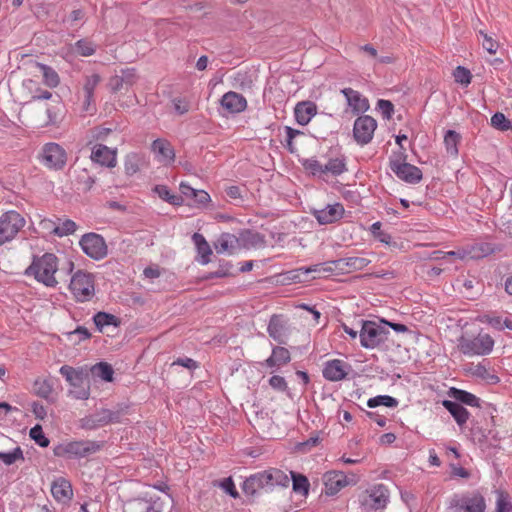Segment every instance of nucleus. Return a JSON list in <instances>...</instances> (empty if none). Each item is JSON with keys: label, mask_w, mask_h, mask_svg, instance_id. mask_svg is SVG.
Returning <instances> with one entry per match:
<instances>
[{"label": "nucleus", "mask_w": 512, "mask_h": 512, "mask_svg": "<svg viewBox=\"0 0 512 512\" xmlns=\"http://www.w3.org/2000/svg\"><path fill=\"white\" fill-rule=\"evenodd\" d=\"M74 263L65 261L60 264L59 258L53 253H45L35 257L31 265L26 269L25 274L34 278L46 287H56L59 279L65 278L72 273Z\"/></svg>", "instance_id": "obj_1"}, {"label": "nucleus", "mask_w": 512, "mask_h": 512, "mask_svg": "<svg viewBox=\"0 0 512 512\" xmlns=\"http://www.w3.org/2000/svg\"><path fill=\"white\" fill-rule=\"evenodd\" d=\"M290 483L289 476L282 470L270 468L265 471L251 475L244 482V491L246 493H255L257 489H272L275 486L287 487Z\"/></svg>", "instance_id": "obj_2"}, {"label": "nucleus", "mask_w": 512, "mask_h": 512, "mask_svg": "<svg viewBox=\"0 0 512 512\" xmlns=\"http://www.w3.org/2000/svg\"><path fill=\"white\" fill-rule=\"evenodd\" d=\"M60 374L68 382L70 388L68 395L77 400H87L90 396V385L88 381V370L85 367L74 368L63 365Z\"/></svg>", "instance_id": "obj_3"}, {"label": "nucleus", "mask_w": 512, "mask_h": 512, "mask_svg": "<svg viewBox=\"0 0 512 512\" xmlns=\"http://www.w3.org/2000/svg\"><path fill=\"white\" fill-rule=\"evenodd\" d=\"M101 447V442L94 440L65 441L54 448V454L66 459H81L97 453Z\"/></svg>", "instance_id": "obj_4"}, {"label": "nucleus", "mask_w": 512, "mask_h": 512, "mask_svg": "<svg viewBox=\"0 0 512 512\" xmlns=\"http://www.w3.org/2000/svg\"><path fill=\"white\" fill-rule=\"evenodd\" d=\"M457 347L466 356H484L492 352L494 340L489 334L483 332L475 337L462 335L458 339Z\"/></svg>", "instance_id": "obj_5"}, {"label": "nucleus", "mask_w": 512, "mask_h": 512, "mask_svg": "<svg viewBox=\"0 0 512 512\" xmlns=\"http://www.w3.org/2000/svg\"><path fill=\"white\" fill-rule=\"evenodd\" d=\"M389 329L385 326L384 320L362 321L359 332L361 346L366 349H374L388 340Z\"/></svg>", "instance_id": "obj_6"}, {"label": "nucleus", "mask_w": 512, "mask_h": 512, "mask_svg": "<svg viewBox=\"0 0 512 512\" xmlns=\"http://www.w3.org/2000/svg\"><path fill=\"white\" fill-rule=\"evenodd\" d=\"M69 290L78 302H86L95 294V281L91 273L78 270L70 279Z\"/></svg>", "instance_id": "obj_7"}, {"label": "nucleus", "mask_w": 512, "mask_h": 512, "mask_svg": "<svg viewBox=\"0 0 512 512\" xmlns=\"http://www.w3.org/2000/svg\"><path fill=\"white\" fill-rule=\"evenodd\" d=\"M389 493L383 484H378L362 491L358 495V503L363 512H374L386 507Z\"/></svg>", "instance_id": "obj_8"}, {"label": "nucleus", "mask_w": 512, "mask_h": 512, "mask_svg": "<svg viewBox=\"0 0 512 512\" xmlns=\"http://www.w3.org/2000/svg\"><path fill=\"white\" fill-rule=\"evenodd\" d=\"M25 223V219L14 210L4 213L0 217V246L11 242Z\"/></svg>", "instance_id": "obj_9"}, {"label": "nucleus", "mask_w": 512, "mask_h": 512, "mask_svg": "<svg viewBox=\"0 0 512 512\" xmlns=\"http://www.w3.org/2000/svg\"><path fill=\"white\" fill-rule=\"evenodd\" d=\"M39 159L48 169L62 170L67 163V153L58 143L49 142L43 145Z\"/></svg>", "instance_id": "obj_10"}, {"label": "nucleus", "mask_w": 512, "mask_h": 512, "mask_svg": "<svg viewBox=\"0 0 512 512\" xmlns=\"http://www.w3.org/2000/svg\"><path fill=\"white\" fill-rule=\"evenodd\" d=\"M456 512H485L486 502L479 492H467L455 495L450 502Z\"/></svg>", "instance_id": "obj_11"}, {"label": "nucleus", "mask_w": 512, "mask_h": 512, "mask_svg": "<svg viewBox=\"0 0 512 512\" xmlns=\"http://www.w3.org/2000/svg\"><path fill=\"white\" fill-rule=\"evenodd\" d=\"M83 252L94 260H101L108 254L104 238L96 233H87L79 241Z\"/></svg>", "instance_id": "obj_12"}, {"label": "nucleus", "mask_w": 512, "mask_h": 512, "mask_svg": "<svg viewBox=\"0 0 512 512\" xmlns=\"http://www.w3.org/2000/svg\"><path fill=\"white\" fill-rule=\"evenodd\" d=\"M377 128L376 120L369 115L359 116L353 125V136L359 145H366L373 139Z\"/></svg>", "instance_id": "obj_13"}, {"label": "nucleus", "mask_w": 512, "mask_h": 512, "mask_svg": "<svg viewBox=\"0 0 512 512\" xmlns=\"http://www.w3.org/2000/svg\"><path fill=\"white\" fill-rule=\"evenodd\" d=\"M390 168L399 179L407 183L416 184L422 179V171L412 164L392 160L390 161Z\"/></svg>", "instance_id": "obj_14"}, {"label": "nucleus", "mask_w": 512, "mask_h": 512, "mask_svg": "<svg viewBox=\"0 0 512 512\" xmlns=\"http://www.w3.org/2000/svg\"><path fill=\"white\" fill-rule=\"evenodd\" d=\"M344 207L341 203L328 204L324 208L314 209L312 215L316 218L319 224L327 225L340 220L344 215Z\"/></svg>", "instance_id": "obj_15"}, {"label": "nucleus", "mask_w": 512, "mask_h": 512, "mask_svg": "<svg viewBox=\"0 0 512 512\" xmlns=\"http://www.w3.org/2000/svg\"><path fill=\"white\" fill-rule=\"evenodd\" d=\"M155 159L162 165L168 166L174 162L175 151L171 143L166 139H156L151 145Z\"/></svg>", "instance_id": "obj_16"}, {"label": "nucleus", "mask_w": 512, "mask_h": 512, "mask_svg": "<svg viewBox=\"0 0 512 512\" xmlns=\"http://www.w3.org/2000/svg\"><path fill=\"white\" fill-rule=\"evenodd\" d=\"M90 158L101 166L113 168L117 164V150L102 144H96L92 148Z\"/></svg>", "instance_id": "obj_17"}, {"label": "nucleus", "mask_w": 512, "mask_h": 512, "mask_svg": "<svg viewBox=\"0 0 512 512\" xmlns=\"http://www.w3.org/2000/svg\"><path fill=\"white\" fill-rule=\"evenodd\" d=\"M350 368L348 363L339 359H333L325 363L323 376L329 381H340L347 376Z\"/></svg>", "instance_id": "obj_18"}, {"label": "nucleus", "mask_w": 512, "mask_h": 512, "mask_svg": "<svg viewBox=\"0 0 512 512\" xmlns=\"http://www.w3.org/2000/svg\"><path fill=\"white\" fill-rule=\"evenodd\" d=\"M347 105L351 108L353 114L365 113L369 108V101L360 92L352 88H344L341 90Z\"/></svg>", "instance_id": "obj_19"}, {"label": "nucleus", "mask_w": 512, "mask_h": 512, "mask_svg": "<svg viewBox=\"0 0 512 512\" xmlns=\"http://www.w3.org/2000/svg\"><path fill=\"white\" fill-rule=\"evenodd\" d=\"M102 77L96 72L86 73L83 76L82 90L84 93V109L89 110L90 105L94 103V92L101 83Z\"/></svg>", "instance_id": "obj_20"}, {"label": "nucleus", "mask_w": 512, "mask_h": 512, "mask_svg": "<svg viewBox=\"0 0 512 512\" xmlns=\"http://www.w3.org/2000/svg\"><path fill=\"white\" fill-rule=\"evenodd\" d=\"M222 108L229 114H237L247 107L246 99L239 93L229 91L221 98Z\"/></svg>", "instance_id": "obj_21"}, {"label": "nucleus", "mask_w": 512, "mask_h": 512, "mask_svg": "<svg viewBox=\"0 0 512 512\" xmlns=\"http://www.w3.org/2000/svg\"><path fill=\"white\" fill-rule=\"evenodd\" d=\"M137 74L135 69L127 68L121 71L120 74H116L111 77L109 86L112 91H120L122 89H128L132 87L137 81Z\"/></svg>", "instance_id": "obj_22"}, {"label": "nucleus", "mask_w": 512, "mask_h": 512, "mask_svg": "<svg viewBox=\"0 0 512 512\" xmlns=\"http://www.w3.org/2000/svg\"><path fill=\"white\" fill-rule=\"evenodd\" d=\"M326 493L334 495L349 484L346 475L341 471H328L323 475Z\"/></svg>", "instance_id": "obj_23"}, {"label": "nucleus", "mask_w": 512, "mask_h": 512, "mask_svg": "<svg viewBox=\"0 0 512 512\" xmlns=\"http://www.w3.org/2000/svg\"><path fill=\"white\" fill-rule=\"evenodd\" d=\"M51 493L57 502L67 503L73 497L72 485L63 477L57 478L51 485Z\"/></svg>", "instance_id": "obj_24"}, {"label": "nucleus", "mask_w": 512, "mask_h": 512, "mask_svg": "<svg viewBox=\"0 0 512 512\" xmlns=\"http://www.w3.org/2000/svg\"><path fill=\"white\" fill-rule=\"evenodd\" d=\"M317 113V106L311 101L300 102L295 106L296 122L302 126L307 125Z\"/></svg>", "instance_id": "obj_25"}, {"label": "nucleus", "mask_w": 512, "mask_h": 512, "mask_svg": "<svg viewBox=\"0 0 512 512\" xmlns=\"http://www.w3.org/2000/svg\"><path fill=\"white\" fill-rule=\"evenodd\" d=\"M239 246L238 238L230 233H223L214 243V247L219 254H234Z\"/></svg>", "instance_id": "obj_26"}, {"label": "nucleus", "mask_w": 512, "mask_h": 512, "mask_svg": "<svg viewBox=\"0 0 512 512\" xmlns=\"http://www.w3.org/2000/svg\"><path fill=\"white\" fill-rule=\"evenodd\" d=\"M267 332L271 338L279 343H284L287 338V328L285 321L277 315L271 317Z\"/></svg>", "instance_id": "obj_27"}, {"label": "nucleus", "mask_w": 512, "mask_h": 512, "mask_svg": "<svg viewBox=\"0 0 512 512\" xmlns=\"http://www.w3.org/2000/svg\"><path fill=\"white\" fill-rule=\"evenodd\" d=\"M291 360L290 352L288 349L280 346H276L272 349V354L269 358L265 360L263 365L269 368L279 369L280 367L286 365Z\"/></svg>", "instance_id": "obj_28"}, {"label": "nucleus", "mask_w": 512, "mask_h": 512, "mask_svg": "<svg viewBox=\"0 0 512 512\" xmlns=\"http://www.w3.org/2000/svg\"><path fill=\"white\" fill-rule=\"evenodd\" d=\"M347 171L346 157L341 155L335 158H329L324 164V175L325 178L328 175L337 177Z\"/></svg>", "instance_id": "obj_29"}, {"label": "nucleus", "mask_w": 512, "mask_h": 512, "mask_svg": "<svg viewBox=\"0 0 512 512\" xmlns=\"http://www.w3.org/2000/svg\"><path fill=\"white\" fill-rule=\"evenodd\" d=\"M443 406L454 417V419L458 423V425L462 426L467 422V420L469 418V412L461 404H459L457 402L450 401V400H445L443 402Z\"/></svg>", "instance_id": "obj_30"}, {"label": "nucleus", "mask_w": 512, "mask_h": 512, "mask_svg": "<svg viewBox=\"0 0 512 512\" xmlns=\"http://www.w3.org/2000/svg\"><path fill=\"white\" fill-rule=\"evenodd\" d=\"M192 239L200 255L199 262L202 265L208 264L210 262V256L212 254L210 245L208 244L204 236L199 233H194Z\"/></svg>", "instance_id": "obj_31"}, {"label": "nucleus", "mask_w": 512, "mask_h": 512, "mask_svg": "<svg viewBox=\"0 0 512 512\" xmlns=\"http://www.w3.org/2000/svg\"><path fill=\"white\" fill-rule=\"evenodd\" d=\"M472 376L485 381L488 384H496L499 377L489 370L483 363H478L470 369Z\"/></svg>", "instance_id": "obj_32"}, {"label": "nucleus", "mask_w": 512, "mask_h": 512, "mask_svg": "<svg viewBox=\"0 0 512 512\" xmlns=\"http://www.w3.org/2000/svg\"><path fill=\"white\" fill-rule=\"evenodd\" d=\"M98 417V424L105 426L110 423H118L121 421L122 416L124 415L123 409H116V410H110V409H102L98 411L97 413Z\"/></svg>", "instance_id": "obj_33"}, {"label": "nucleus", "mask_w": 512, "mask_h": 512, "mask_svg": "<svg viewBox=\"0 0 512 512\" xmlns=\"http://www.w3.org/2000/svg\"><path fill=\"white\" fill-rule=\"evenodd\" d=\"M92 375L106 382L113 380L114 370L112 366L106 362H99L90 368Z\"/></svg>", "instance_id": "obj_34"}, {"label": "nucleus", "mask_w": 512, "mask_h": 512, "mask_svg": "<svg viewBox=\"0 0 512 512\" xmlns=\"http://www.w3.org/2000/svg\"><path fill=\"white\" fill-rule=\"evenodd\" d=\"M36 66L42 72L43 82L50 88H55L60 83V78L58 73L50 66H47L42 63H37Z\"/></svg>", "instance_id": "obj_35"}, {"label": "nucleus", "mask_w": 512, "mask_h": 512, "mask_svg": "<svg viewBox=\"0 0 512 512\" xmlns=\"http://www.w3.org/2000/svg\"><path fill=\"white\" fill-rule=\"evenodd\" d=\"M142 163L143 157L139 153L131 152L127 154L124 160V168L126 174L134 175L137 173Z\"/></svg>", "instance_id": "obj_36"}, {"label": "nucleus", "mask_w": 512, "mask_h": 512, "mask_svg": "<svg viewBox=\"0 0 512 512\" xmlns=\"http://www.w3.org/2000/svg\"><path fill=\"white\" fill-rule=\"evenodd\" d=\"M338 266H345L352 270H362L365 268L369 263L370 260L364 257H348V258H342L334 262Z\"/></svg>", "instance_id": "obj_37"}, {"label": "nucleus", "mask_w": 512, "mask_h": 512, "mask_svg": "<svg viewBox=\"0 0 512 512\" xmlns=\"http://www.w3.org/2000/svg\"><path fill=\"white\" fill-rule=\"evenodd\" d=\"M302 165L305 170H307L313 176L325 180L324 164H322L318 159L314 157L305 159L303 160Z\"/></svg>", "instance_id": "obj_38"}, {"label": "nucleus", "mask_w": 512, "mask_h": 512, "mask_svg": "<svg viewBox=\"0 0 512 512\" xmlns=\"http://www.w3.org/2000/svg\"><path fill=\"white\" fill-rule=\"evenodd\" d=\"M460 140V136L457 132L454 130H448L444 136V144L447 153L450 156H457L458 155V143Z\"/></svg>", "instance_id": "obj_39"}, {"label": "nucleus", "mask_w": 512, "mask_h": 512, "mask_svg": "<svg viewBox=\"0 0 512 512\" xmlns=\"http://www.w3.org/2000/svg\"><path fill=\"white\" fill-rule=\"evenodd\" d=\"M154 192L163 200L167 201L173 205H181L183 203V199L181 196L174 195L171 193L169 188L166 185H156L154 187Z\"/></svg>", "instance_id": "obj_40"}, {"label": "nucleus", "mask_w": 512, "mask_h": 512, "mask_svg": "<svg viewBox=\"0 0 512 512\" xmlns=\"http://www.w3.org/2000/svg\"><path fill=\"white\" fill-rule=\"evenodd\" d=\"M74 49L78 55L89 57L96 52L97 45L88 39H80L74 44Z\"/></svg>", "instance_id": "obj_41"}, {"label": "nucleus", "mask_w": 512, "mask_h": 512, "mask_svg": "<svg viewBox=\"0 0 512 512\" xmlns=\"http://www.w3.org/2000/svg\"><path fill=\"white\" fill-rule=\"evenodd\" d=\"M290 474L292 479L293 490L296 493L306 495L309 491L308 479L304 475L296 474L294 472H290Z\"/></svg>", "instance_id": "obj_42"}, {"label": "nucleus", "mask_w": 512, "mask_h": 512, "mask_svg": "<svg viewBox=\"0 0 512 512\" xmlns=\"http://www.w3.org/2000/svg\"><path fill=\"white\" fill-rule=\"evenodd\" d=\"M52 385L49 380L44 378H38L33 384V391L36 395L42 398H48L52 393Z\"/></svg>", "instance_id": "obj_43"}, {"label": "nucleus", "mask_w": 512, "mask_h": 512, "mask_svg": "<svg viewBox=\"0 0 512 512\" xmlns=\"http://www.w3.org/2000/svg\"><path fill=\"white\" fill-rule=\"evenodd\" d=\"M495 493L497 495L495 512H511L512 503L509 495L502 490H496Z\"/></svg>", "instance_id": "obj_44"}, {"label": "nucleus", "mask_w": 512, "mask_h": 512, "mask_svg": "<svg viewBox=\"0 0 512 512\" xmlns=\"http://www.w3.org/2000/svg\"><path fill=\"white\" fill-rule=\"evenodd\" d=\"M93 320L99 331H102L106 326L117 325V318L114 315L105 312L96 313Z\"/></svg>", "instance_id": "obj_45"}, {"label": "nucleus", "mask_w": 512, "mask_h": 512, "mask_svg": "<svg viewBox=\"0 0 512 512\" xmlns=\"http://www.w3.org/2000/svg\"><path fill=\"white\" fill-rule=\"evenodd\" d=\"M368 407L374 408L377 406H385V407H396L398 405V401L396 398L391 397L389 395H379L373 398H370L367 402Z\"/></svg>", "instance_id": "obj_46"}, {"label": "nucleus", "mask_w": 512, "mask_h": 512, "mask_svg": "<svg viewBox=\"0 0 512 512\" xmlns=\"http://www.w3.org/2000/svg\"><path fill=\"white\" fill-rule=\"evenodd\" d=\"M77 229V225L73 220L66 219L58 226L53 228V234L63 237L73 234Z\"/></svg>", "instance_id": "obj_47"}, {"label": "nucleus", "mask_w": 512, "mask_h": 512, "mask_svg": "<svg viewBox=\"0 0 512 512\" xmlns=\"http://www.w3.org/2000/svg\"><path fill=\"white\" fill-rule=\"evenodd\" d=\"M455 398L461 403L469 406L479 407L480 405V399L477 396L464 390H456Z\"/></svg>", "instance_id": "obj_48"}, {"label": "nucleus", "mask_w": 512, "mask_h": 512, "mask_svg": "<svg viewBox=\"0 0 512 512\" xmlns=\"http://www.w3.org/2000/svg\"><path fill=\"white\" fill-rule=\"evenodd\" d=\"M491 125L500 131H507L512 128L511 122L501 112H497L491 117Z\"/></svg>", "instance_id": "obj_49"}, {"label": "nucleus", "mask_w": 512, "mask_h": 512, "mask_svg": "<svg viewBox=\"0 0 512 512\" xmlns=\"http://www.w3.org/2000/svg\"><path fill=\"white\" fill-rule=\"evenodd\" d=\"M0 459L6 464V465H12L18 460H23V451L20 447H16L14 450L10 452H0Z\"/></svg>", "instance_id": "obj_50"}, {"label": "nucleus", "mask_w": 512, "mask_h": 512, "mask_svg": "<svg viewBox=\"0 0 512 512\" xmlns=\"http://www.w3.org/2000/svg\"><path fill=\"white\" fill-rule=\"evenodd\" d=\"M29 435L40 447H47L50 443L49 439L44 435L40 425H36L31 428Z\"/></svg>", "instance_id": "obj_51"}, {"label": "nucleus", "mask_w": 512, "mask_h": 512, "mask_svg": "<svg viewBox=\"0 0 512 512\" xmlns=\"http://www.w3.org/2000/svg\"><path fill=\"white\" fill-rule=\"evenodd\" d=\"M454 79L457 83L467 86L471 83V73L468 69L458 66L453 73Z\"/></svg>", "instance_id": "obj_52"}, {"label": "nucleus", "mask_w": 512, "mask_h": 512, "mask_svg": "<svg viewBox=\"0 0 512 512\" xmlns=\"http://www.w3.org/2000/svg\"><path fill=\"white\" fill-rule=\"evenodd\" d=\"M323 271H326L325 268L321 264H316L310 267H301L294 271H291L290 273L294 274L291 278L296 279L300 278L301 275H307L309 273H321Z\"/></svg>", "instance_id": "obj_53"}, {"label": "nucleus", "mask_w": 512, "mask_h": 512, "mask_svg": "<svg viewBox=\"0 0 512 512\" xmlns=\"http://www.w3.org/2000/svg\"><path fill=\"white\" fill-rule=\"evenodd\" d=\"M479 34L483 37L482 46L490 54H495L498 50L499 44L491 36L483 31H479Z\"/></svg>", "instance_id": "obj_54"}, {"label": "nucleus", "mask_w": 512, "mask_h": 512, "mask_svg": "<svg viewBox=\"0 0 512 512\" xmlns=\"http://www.w3.org/2000/svg\"><path fill=\"white\" fill-rule=\"evenodd\" d=\"M370 231H371L372 235L375 238H377L380 242L385 243V244L390 243L391 236L388 233L381 231V223L380 222L373 223L371 225Z\"/></svg>", "instance_id": "obj_55"}, {"label": "nucleus", "mask_w": 512, "mask_h": 512, "mask_svg": "<svg viewBox=\"0 0 512 512\" xmlns=\"http://www.w3.org/2000/svg\"><path fill=\"white\" fill-rule=\"evenodd\" d=\"M377 108L384 119H390L394 113V106L389 100L380 99L377 102Z\"/></svg>", "instance_id": "obj_56"}, {"label": "nucleus", "mask_w": 512, "mask_h": 512, "mask_svg": "<svg viewBox=\"0 0 512 512\" xmlns=\"http://www.w3.org/2000/svg\"><path fill=\"white\" fill-rule=\"evenodd\" d=\"M285 132H286V148L288 149L289 152L294 153L296 148L293 144V140L296 136L302 134V132L299 130L293 129L289 126L285 127Z\"/></svg>", "instance_id": "obj_57"}, {"label": "nucleus", "mask_w": 512, "mask_h": 512, "mask_svg": "<svg viewBox=\"0 0 512 512\" xmlns=\"http://www.w3.org/2000/svg\"><path fill=\"white\" fill-rule=\"evenodd\" d=\"M172 104L174 111L179 115L187 113L190 109V102L186 98H174Z\"/></svg>", "instance_id": "obj_58"}, {"label": "nucleus", "mask_w": 512, "mask_h": 512, "mask_svg": "<svg viewBox=\"0 0 512 512\" xmlns=\"http://www.w3.org/2000/svg\"><path fill=\"white\" fill-rule=\"evenodd\" d=\"M219 486L231 497L237 498L239 496L231 477L225 478L222 481H220Z\"/></svg>", "instance_id": "obj_59"}, {"label": "nucleus", "mask_w": 512, "mask_h": 512, "mask_svg": "<svg viewBox=\"0 0 512 512\" xmlns=\"http://www.w3.org/2000/svg\"><path fill=\"white\" fill-rule=\"evenodd\" d=\"M162 271L163 270L160 268L159 265L153 264V265L146 267L143 270V277L145 279L153 281L154 279L159 278L161 276Z\"/></svg>", "instance_id": "obj_60"}, {"label": "nucleus", "mask_w": 512, "mask_h": 512, "mask_svg": "<svg viewBox=\"0 0 512 512\" xmlns=\"http://www.w3.org/2000/svg\"><path fill=\"white\" fill-rule=\"evenodd\" d=\"M269 385L277 391L284 392L287 390V382L284 377L279 375H274L269 379Z\"/></svg>", "instance_id": "obj_61"}, {"label": "nucleus", "mask_w": 512, "mask_h": 512, "mask_svg": "<svg viewBox=\"0 0 512 512\" xmlns=\"http://www.w3.org/2000/svg\"><path fill=\"white\" fill-rule=\"evenodd\" d=\"M191 198L194 199V202L199 207L206 206L211 200L210 195L206 191L197 189L194 193V196H192Z\"/></svg>", "instance_id": "obj_62"}, {"label": "nucleus", "mask_w": 512, "mask_h": 512, "mask_svg": "<svg viewBox=\"0 0 512 512\" xmlns=\"http://www.w3.org/2000/svg\"><path fill=\"white\" fill-rule=\"evenodd\" d=\"M98 417L97 414H93L91 416L85 417L81 420V426L85 429H96L98 427H102V425L98 424Z\"/></svg>", "instance_id": "obj_63"}, {"label": "nucleus", "mask_w": 512, "mask_h": 512, "mask_svg": "<svg viewBox=\"0 0 512 512\" xmlns=\"http://www.w3.org/2000/svg\"><path fill=\"white\" fill-rule=\"evenodd\" d=\"M31 411L34 414V416L39 420H43L47 416L46 408L39 402L31 403Z\"/></svg>", "instance_id": "obj_64"}]
</instances>
